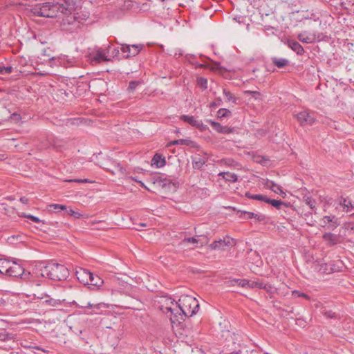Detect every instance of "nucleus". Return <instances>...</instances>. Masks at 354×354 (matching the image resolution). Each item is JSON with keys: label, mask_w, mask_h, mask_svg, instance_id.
<instances>
[{"label": "nucleus", "mask_w": 354, "mask_h": 354, "mask_svg": "<svg viewBox=\"0 0 354 354\" xmlns=\"http://www.w3.org/2000/svg\"><path fill=\"white\" fill-rule=\"evenodd\" d=\"M40 274L42 277L53 281H63L68 278L69 271L62 264L48 263L40 268Z\"/></svg>", "instance_id": "1"}, {"label": "nucleus", "mask_w": 354, "mask_h": 354, "mask_svg": "<svg viewBox=\"0 0 354 354\" xmlns=\"http://www.w3.org/2000/svg\"><path fill=\"white\" fill-rule=\"evenodd\" d=\"M179 309L185 317H192L199 309V304L197 299L190 295H181L176 302Z\"/></svg>", "instance_id": "2"}, {"label": "nucleus", "mask_w": 354, "mask_h": 354, "mask_svg": "<svg viewBox=\"0 0 354 354\" xmlns=\"http://www.w3.org/2000/svg\"><path fill=\"white\" fill-rule=\"evenodd\" d=\"M34 297L38 299L39 305L46 309L50 310L62 304V300L53 298L44 292L34 294Z\"/></svg>", "instance_id": "3"}, {"label": "nucleus", "mask_w": 354, "mask_h": 354, "mask_svg": "<svg viewBox=\"0 0 354 354\" xmlns=\"http://www.w3.org/2000/svg\"><path fill=\"white\" fill-rule=\"evenodd\" d=\"M7 275L12 277H20L23 280H28L30 273L26 272L20 264L13 261L9 266Z\"/></svg>", "instance_id": "4"}, {"label": "nucleus", "mask_w": 354, "mask_h": 354, "mask_svg": "<svg viewBox=\"0 0 354 354\" xmlns=\"http://www.w3.org/2000/svg\"><path fill=\"white\" fill-rule=\"evenodd\" d=\"M121 51L124 53V58H129L131 57L136 56L141 50L143 47V45L140 44H134V45H128V44H122L121 45Z\"/></svg>", "instance_id": "5"}, {"label": "nucleus", "mask_w": 354, "mask_h": 354, "mask_svg": "<svg viewBox=\"0 0 354 354\" xmlns=\"http://www.w3.org/2000/svg\"><path fill=\"white\" fill-rule=\"evenodd\" d=\"M236 244L234 239L226 236L223 239L214 241L211 245L210 248L212 250H225L226 247H232Z\"/></svg>", "instance_id": "6"}, {"label": "nucleus", "mask_w": 354, "mask_h": 354, "mask_svg": "<svg viewBox=\"0 0 354 354\" xmlns=\"http://www.w3.org/2000/svg\"><path fill=\"white\" fill-rule=\"evenodd\" d=\"M297 118L301 125L313 124L315 121L314 113L304 111L297 115Z\"/></svg>", "instance_id": "7"}, {"label": "nucleus", "mask_w": 354, "mask_h": 354, "mask_svg": "<svg viewBox=\"0 0 354 354\" xmlns=\"http://www.w3.org/2000/svg\"><path fill=\"white\" fill-rule=\"evenodd\" d=\"M195 64L196 68H208L214 73L220 75H223L227 71L219 62H212L210 64H198L197 62L195 63Z\"/></svg>", "instance_id": "8"}, {"label": "nucleus", "mask_w": 354, "mask_h": 354, "mask_svg": "<svg viewBox=\"0 0 354 354\" xmlns=\"http://www.w3.org/2000/svg\"><path fill=\"white\" fill-rule=\"evenodd\" d=\"M75 275L80 283L84 285H88L91 276V272L86 269L79 268L75 271Z\"/></svg>", "instance_id": "9"}, {"label": "nucleus", "mask_w": 354, "mask_h": 354, "mask_svg": "<svg viewBox=\"0 0 354 354\" xmlns=\"http://www.w3.org/2000/svg\"><path fill=\"white\" fill-rule=\"evenodd\" d=\"M237 214H239V217L241 219L255 218L259 222H263L265 221L266 218L264 214H255L254 212L247 211L238 210Z\"/></svg>", "instance_id": "10"}, {"label": "nucleus", "mask_w": 354, "mask_h": 354, "mask_svg": "<svg viewBox=\"0 0 354 354\" xmlns=\"http://www.w3.org/2000/svg\"><path fill=\"white\" fill-rule=\"evenodd\" d=\"M323 240L329 246H333L341 243V237L338 234L331 232H326L322 236Z\"/></svg>", "instance_id": "11"}, {"label": "nucleus", "mask_w": 354, "mask_h": 354, "mask_svg": "<svg viewBox=\"0 0 354 354\" xmlns=\"http://www.w3.org/2000/svg\"><path fill=\"white\" fill-rule=\"evenodd\" d=\"M56 62V63H59V64H64L66 67L72 66L76 64L77 60L75 57L69 58L67 55H64L63 57L55 59V57H52L50 59V62Z\"/></svg>", "instance_id": "12"}, {"label": "nucleus", "mask_w": 354, "mask_h": 354, "mask_svg": "<svg viewBox=\"0 0 354 354\" xmlns=\"http://www.w3.org/2000/svg\"><path fill=\"white\" fill-rule=\"evenodd\" d=\"M180 119L183 121L189 123L192 127H196L201 130L205 129V125H204L201 120H197L194 116L183 115L180 117Z\"/></svg>", "instance_id": "13"}, {"label": "nucleus", "mask_w": 354, "mask_h": 354, "mask_svg": "<svg viewBox=\"0 0 354 354\" xmlns=\"http://www.w3.org/2000/svg\"><path fill=\"white\" fill-rule=\"evenodd\" d=\"M212 127L218 133L228 134L233 131V129L227 126H222L220 123L209 120Z\"/></svg>", "instance_id": "14"}, {"label": "nucleus", "mask_w": 354, "mask_h": 354, "mask_svg": "<svg viewBox=\"0 0 354 354\" xmlns=\"http://www.w3.org/2000/svg\"><path fill=\"white\" fill-rule=\"evenodd\" d=\"M297 38L300 41L306 44H312L316 41L315 35L308 33L306 31H304L299 34Z\"/></svg>", "instance_id": "15"}, {"label": "nucleus", "mask_w": 354, "mask_h": 354, "mask_svg": "<svg viewBox=\"0 0 354 354\" xmlns=\"http://www.w3.org/2000/svg\"><path fill=\"white\" fill-rule=\"evenodd\" d=\"M271 61L274 66H277L278 68H283L290 64V61L283 57H272Z\"/></svg>", "instance_id": "16"}, {"label": "nucleus", "mask_w": 354, "mask_h": 354, "mask_svg": "<svg viewBox=\"0 0 354 354\" xmlns=\"http://www.w3.org/2000/svg\"><path fill=\"white\" fill-rule=\"evenodd\" d=\"M322 223L324 225H328V230H333L338 226L337 219L335 216H324L322 218Z\"/></svg>", "instance_id": "17"}, {"label": "nucleus", "mask_w": 354, "mask_h": 354, "mask_svg": "<svg viewBox=\"0 0 354 354\" xmlns=\"http://www.w3.org/2000/svg\"><path fill=\"white\" fill-rule=\"evenodd\" d=\"M288 46L297 55H303L304 53V49L302 46L295 40H288Z\"/></svg>", "instance_id": "18"}, {"label": "nucleus", "mask_w": 354, "mask_h": 354, "mask_svg": "<svg viewBox=\"0 0 354 354\" xmlns=\"http://www.w3.org/2000/svg\"><path fill=\"white\" fill-rule=\"evenodd\" d=\"M248 283L249 280L245 279H234L226 282V284L228 287L238 286L243 288H248Z\"/></svg>", "instance_id": "19"}, {"label": "nucleus", "mask_w": 354, "mask_h": 354, "mask_svg": "<svg viewBox=\"0 0 354 354\" xmlns=\"http://www.w3.org/2000/svg\"><path fill=\"white\" fill-rule=\"evenodd\" d=\"M165 163V158L160 153H156L151 160V165H156L158 168L163 167Z\"/></svg>", "instance_id": "20"}, {"label": "nucleus", "mask_w": 354, "mask_h": 354, "mask_svg": "<svg viewBox=\"0 0 354 354\" xmlns=\"http://www.w3.org/2000/svg\"><path fill=\"white\" fill-rule=\"evenodd\" d=\"M339 205L342 206L347 212L354 209V205L352 203V201L348 198L341 197L339 198Z\"/></svg>", "instance_id": "21"}, {"label": "nucleus", "mask_w": 354, "mask_h": 354, "mask_svg": "<svg viewBox=\"0 0 354 354\" xmlns=\"http://www.w3.org/2000/svg\"><path fill=\"white\" fill-rule=\"evenodd\" d=\"M206 162V159L199 155L192 157V166L195 169H201Z\"/></svg>", "instance_id": "22"}, {"label": "nucleus", "mask_w": 354, "mask_h": 354, "mask_svg": "<svg viewBox=\"0 0 354 354\" xmlns=\"http://www.w3.org/2000/svg\"><path fill=\"white\" fill-rule=\"evenodd\" d=\"M264 185L266 187L269 188L270 189H271L272 191H273L274 192H275L277 194H284V195L286 194L282 191L281 187L279 185L275 184L272 180H267L266 183Z\"/></svg>", "instance_id": "23"}, {"label": "nucleus", "mask_w": 354, "mask_h": 354, "mask_svg": "<svg viewBox=\"0 0 354 354\" xmlns=\"http://www.w3.org/2000/svg\"><path fill=\"white\" fill-rule=\"evenodd\" d=\"M102 283V279L99 276L94 275L93 273L91 272V276L90 277L89 283L88 285L98 288L101 286Z\"/></svg>", "instance_id": "24"}, {"label": "nucleus", "mask_w": 354, "mask_h": 354, "mask_svg": "<svg viewBox=\"0 0 354 354\" xmlns=\"http://www.w3.org/2000/svg\"><path fill=\"white\" fill-rule=\"evenodd\" d=\"M93 61L100 63L101 62H109L111 59L107 58L105 53L102 50H97L92 58Z\"/></svg>", "instance_id": "25"}, {"label": "nucleus", "mask_w": 354, "mask_h": 354, "mask_svg": "<svg viewBox=\"0 0 354 354\" xmlns=\"http://www.w3.org/2000/svg\"><path fill=\"white\" fill-rule=\"evenodd\" d=\"M219 176H222L226 181L234 183L238 180V176L234 173L230 172H221L218 174Z\"/></svg>", "instance_id": "26"}, {"label": "nucleus", "mask_w": 354, "mask_h": 354, "mask_svg": "<svg viewBox=\"0 0 354 354\" xmlns=\"http://www.w3.org/2000/svg\"><path fill=\"white\" fill-rule=\"evenodd\" d=\"M266 203L270 204L277 209H281L282 206L287 207L286 203L283 201L281 200L270 199L269 198H266Z\"/></svg>", "instance_id": "27"}, {"label": "nucleus", "mask_w": 354, "mask_h": 354, "mask_svg": "<svg viewBox=\"0 0 354 354\" xmlns=\"http://www.w3.org/2000/svg\"><path fill=\"white\" fill-rule=\"evenodd\" d=\"M10 263L7 259H0V273L7 275Z\"/></svg>", "instance_id": "28"}, {"label": "nucleus", "mask_w": 354, "mask_h": 354, "mask_svg": "<svg viewBox=\"0 0 354 354\" xmlns=\"http://www.w3.org/2000/svg\"><path fill=\"white\" fill-rule=\"evenodd\" d=\"M245 195L248 198L261 201H264L265 203H266V198H268L266 196L261 194H251L250 192H246Z\"/></svg>", "instance_id": "29"}, {"label": "nucleus", "mask_w": 354, "mask_h": 354, "mask_svg": "<svg viewBox=\"0 0 354 354\" xmlns=\"http://www.w3.org/2000/svg\"><path fill=\"white\" fill-rule=\"evenodd\" d=\"M303 201L306 203V205H308L310 207L311 209L313 210L315 209L316 201L312 197L307 195H304L303 196Z\"/></svg>", "instance_id": "30"}, {"label": "nucleus", "mask_w": 354, "mask_h": 354, "mask_svg": "<svg viewBox=\"0 0 354 354\" xmlns=\"http://www.w3.org/2000/svg\"><path fill=\"white\" fill-rule=\"evenodd\" d=\"M50 211H53L55 212H59L61 211L66 210V206L65 205L60 204H51L49 205Z\"/></svg>", "instance_id": "31"}, {"label": "nucleus", "mask_w": 354, "mask_h": 354, "mask_svg": "<svg viewBox=\"0 0 354 354\" xmlns=\"http://www.w3.org/2000/svg\"><path fill=\"white\" fill-rule=\"evenodd\" d=\"M56 91V96L57 97V100L59 101L60 100H65V97H68L69 93L66 91V90H53Z\"/></svg>", "instance_id": "32"}, {"label": "nucleus", "mask_w": 354, "mask_h": 354, "mask_svg": "<svg viewBox=\"0 0 354 354\" xmlns=\"http://www.w3.org/2000/svg\"><path fill=\"white\" fill-rule=\"evenodd\" d=\"M232 115V113L227 109H220L217 112L218 118H227Z\"/></svg>", "instance_id": "33"}, {"label": "nucleus", "mask_w": 354, "mask_h": 354, "mask_svg": "<svg viewBox=\"0 0 354 354\" xmlns=\"http://www.w3.org/2000/svg\"><path fill=\"white\" fill-rule=\"evenodd\" d=\"M196 83L198 86L201 87V88H207V80L205 77H197Z\"/></svg>", "instance_id": "34"}, {"label": "nucleus", "mask_w": 354, "mask_h": 354, "mask_svg": "<svg viewBox=\"0 0 354 354\" xmlns=\"http://www.w3.org/2000/svg\"><path fill=\"white\" fill-rule=\"evenodd\" d=\"M263 283L261 281H249L248 288H257L261 289L263 287Z\"/></svg>", "instance_id": "35"}, {"label": "nucleus", "mask_w": 354, "mask_h": 354, "mask_svg": "<svg viewBox=\"0 0 354 354\" xmlns=\"http://www.w3.org/2000/svg\"><path fill=\"white\" fill-rule=\"evenodd\" d=\"M223 94H225V97L228 101L232 100V102L234 104H238V102H236L238 100V99L234 97L233 96V95L229 91H227V90H223Z\"/></svg>", "instance_id": "36"}, {"label": "nucleus", "mask_w": 354, "mask_h": 354, "mask_svg": "<svg viewBox=\"0 0 354 354\" xmlns=\"http://www.w3.org/2000/svg\"><path fill=\"white\" fill-rule=\"evenodd\" d=\"M12 67L10 66H0V73L2 75L9 74L12 71Z\"/></svg>", "instance_id": "37"}, {"label": "nucleus", "mask_w": 354, "mask_h": 354, "mask_svg": "<svg viewBox=\"0 0 354 354\" xmlns=\"http://www.w3.org/2000/svg\"><path fill=\"white\" fill-rule=\"evenodd\" d=\"M322 314L326 317L327 318H336L337 314L334 312H332L331 310L324 309L322 310Z\"/></svg>", "instance_id": "38"}, {"label": "nucleus", "mask_w": 354, "mask_h": 354, "mask_svg": "<svg viewBox=\"0 0 354 354\" xmlns=\"http://www.w3.org/2000/svg\"><path fill=\"white\" fill-rule=\"evenodd\" d=\"M101 305H102V304H91V302H86V305H78V306L80 308H95L97 309H100Z\"/></svg>", "instance_id": "39"}, {"label": "nucleus", "mask_w": 354, "mask_h": 354, "mask_svg": "<svg viewBox=\"0 0 354 354\" xmlns=\"http://www.w3.org/2000/svg\"><path fill=\"white\" fill-rule=\"evenodd\" d=\"M244 94L245 95H251L255 99H258L261 94L259 91H251V90H246L245 92H244Z\"/></svg>", "instance_id": "40"}, {"label": "nucleus", "mask_w": 354, "mask_h": 354, "mask_svg": "<svg viewBox=\"0 0 354 354\" xmlns=\"http://www.w3.org/2000/svg\"><path fill=\"white\" fill-rule=\"evenodd\" d=\"M186 243H191L193 244H196L198 243V240L195 237H190V238H185L181 242L180 245H184Z\"/></svg>", "instance_id": "41"}, {"label": "nucleus", "mask_w": 354, "mask_h": 354, "mask_svg": "<svg viewBox=\"0 0 354 354\" xmlns=\"http://www.w3.org/2000/svg\"><path fill=\"white\" fill-rule=\"evenodd\" d=\"M9 118L12 122H14L15 123H18L21 120L20 114L16 112L11 114Z\"/></svg>", "instance_id": "42"}, {"label": "nucleus", "mask_w": 354, "mask_h": 354, "mask_svg": "<svg viewBox=\"0 0 354 354\" xmlns=\"http://www.w3.org/2000/svg\"><path fill=\"white\" fill-rule=\"evenodd\" d=\"M65 213L66 214H68V215L73 216H74L75 218H80L81 216L80 213H79L77 212H75L72 209H68L66 208V210H65Z\"/></svg>", "instance_id": "43"}, {"label": "nucleus", "mask_w": 354, "mask_h": 354, "mask_svg": "<svg viewBox=\"0 0 354 354\" xmlns=\"http://www.w3.org/2000/svg\"><path fill=\"white\" fill-rule=\"evenodd\" d=\"M23 216L25 217V218H29L30 220H31L32 221H33L35 223H40V222H41V221L38 217H36V216H35L33 215H31V214H24Z\"/></svg>", "instance_id": "44"}, {"label": "nucleus", "mask_w": 354, "mask_h": 354, "mask_svg": "<svg viewBox=\"0 0 354 354\" xmlns=\"http://www.w3.org/2000/svg\"><path fill=\"white\" fill-rule=\"evenodd\" d=\"M142 84V82L140 81H131L128 88H136L137 86H140Z\"/></svg>", "instance_id": "45"}, {"label": "nucleus", "mask_w": 354, "mask_h": 354, "mask_svg": "<svg viewBox=\"0 0 354 354\" xmlns=\"http://www.w3.org/2000/svg\"><path fill=\"white\" fill-rule=\"evenodd\" d=\"M133 6V2L131 0H126L124 2L123 7H124V9H125V10H130L132 8Z\"/></svg>", "instance_id": "46"}, {"label": "nucleus", "mask_w": 354, "mask_h": 354, "mask_svg": "<svg viewBox=\"0 0 354 354\" xmlns=\"http://www.w3.org/2000/svg\"><path fill=\"white\" fill-rule=\"evenodd\" d=\"M261 289L265 290L267 292L272 293L274 287L272 286H271L270 284H264L263 283Z\"/></svg>", "instance_id": "47"}, {"label": "nucleus", "mask_w": 354, "mask_h": 354, "mask_svg": "<svg viewBox=\"0 0 354 354\" xmlns=\"http://www.w3.org/2000/svg\"><path fill=\"white\" fill-rule=\"evenodd\" d=\"M68 182H75L78 183H91V181L87 178L84 179H71L69 180Z\"/></svg>", "instance_id": "48"}, {"label": "nucleus", "mask_w": 354, "mask_h": 354, "mask_svg": "<svg viewBox=\"0 0 354 354\" xmlns=\"http://www.w3.org/2000/svg\"><path fill=\"white\" fill-rule=\"evenodd\" d=\"M292 295L296 297H305L306 299H308V296L307 295H306L305 293H301L299 292V291H297V290H295L292 292Z\"/></svg>", "instance_id": "49"}, {"label": "nucleus", "mask_w": 354, "mask_h": 354, "mask_svg": "<svg viewBox=\"0 0 354 354\" xmlns=\"http://www.w3.org/2000/svg\"><path fill=\"white\" fill-rule=\"evenodd\" d=\"M165 181H166V179H164L162 180V179L160 178V177H158V178H156V181H154L153 183L158 184L159 186H162L163 187L166 185V183H165Z\"/></svg>", "instance_id": "50"}, {"label": "nucleus", "mask_w": 354, "mask_h": 354, "mask_svg": "<svg viewBox=\"0 0 354 354\" xmlns=\"http://www.w3.org/2000/svg\"><path fill=\"white\" fill-rule=\"evenodd\" d=\"M221 99H216L210 104V107H217L221 104Z\"/></svg>", "instance_id": "51"}, {"label": "nucleus", "mask_w": 354, "mask_h": 354, "mask_svg": "<svg viewBox=\"0 0 354 354\" xmlns=\"http://www.w3.org/2000/svg\"><path fill=\"white\" fill-rule=\"evenodd\" d=\"M345 228L354 232V223H348L345 224Z\"/></svg>", "instance_id": "52"}, {"label": "nucleus", "mask_w": 354, "mask_h": 354, "mask_svg": "<svg viewBox=\"0 0 354 354\" xmlns=\"http://www.w3.org/2000/svg\"><path fill=\"white\" fill-rule=\"evenodd\" d=\"M180 145H189L191 141L187 139H180Z\"/></svg>", "instance_id": "53"}, {"label": "nucleus", "mask_w": 354, "mask_h": 354, "mask_svg": "<svg viewBox=\"0 0 354 354\" xmlns=\"http://www.w3.org/2000/svg\"><path fill=\"white\" fill-rule=\"evenodd\" d=\"M119 53H120V50L118 48H114L112 51V55H113V57L118 56Z\"/></svg>", "instance_id": "54"}, {"label": "nucleus", "mask_w": 354, "mask_h": 354, "mask_svg": "<svg viewBox=\"0 0 354 354\" xmlns=\"http://www.w3.org/2000/svg\"><path fill=\"white\" fill-rule=\"evenodd\" d=\"M20 201L23 203L27 204L28 203V199L26 197L23 196L20 198Z\"/></svg>", "instance_id": "55"}, {"label": "nucleus", "mask_w": 354, "mask_h": 354, "mask_svg": "<svg viewBox=\"0 0 354 354\" xmlns=\"http://www.w3.org/2000/svg\"><path fill=\"white\" fill-rule=\"evenodd\" d=\"M32 348H33L34 349H36V350L41 351H43V352H44V353H47V352H48L46 350H45V349H44V348H41V347H39V346H34V347H32Z\"/></svg>", "instance_id": "56"}, {"label": "nucleus", "mask_w": 354, "mask_h": 354, "mask_svg": "<svg viewBox=\"0 0 354 354\" xmlns=\"http://www.w3.org/2000/svg\"><path fill=\"white\" fill-rule=\"evenodd\" d=\"M180 144V140H174L171 142V145H179Z\"/></svg>", "instance_id": "57"}, {"label": "nucleus", "mask_w": 354, "mask_h": 354, "mask_svg": "<svg viewBox=\"0 0 354 354\" xmlns=\"http://www.w3.org/2000/svg\"><path fill=\"white\" fill-rule=\"evenodd\" d=\"M233 162L234 160L230 159L225 160V163L228 165H231Z\"/></svg>", "instance_id": "58"}, {"label": "nucleus", "mask_w": 354, "mask_h": 354, "mask_svg": "<svg viewBox=\"0 0 354 354\" xmlns=\"http://www.w3.org/2000/svg\"><path fill=\"white\" fill-rule=\"evenodd\" d=\"M0 340H5L4 335L0 333Z\"/></svg>", "instance_id": "59"}, {"label": "nucleus", "mask_w": 354, "mask_h": 354, "mask_svg": "<svg viewBox=\"0 0 354 354\" xmlns=\"http://www.w3.org/2000/svg\"><path fill=\"white\" fill-rule=\"evenodd\" d=\"M351 115L354 119V106L351 108Z\"/></svg>", "instance_id": "60"}, {"label": "nucleus", "mask_w": 354, "mask_h": 354, "mask_svg": "<svg viewBox=\"0 0 354 354\" xmlns=\"http://www.w3.org/2000/svg\"><path fill=\"white\" fill-rule=\"evenodd\" d=\"M252 72H253L254 73H259V68H254V69L252 70Z\"/></svg>", "instance_id": "61"}, {"label": "nucleus", "mask_w": 354, "mask_h": 354, "mask_svg": "<svg viewBox=\"0 0 354 354\" xmlns=\"http://www.w3.org/2000/svg\"><path fill=\"white\" fill-rule=\"evenodd\" d=\"M166 309L167 311H170L171 313H173V310L171 309V307H167Z\"/></svg>", "instance_id": "62"}, {"label": "nucleus", "mask_w": 354, "mask_h": 354, "mask_svg": "<svg viewBox=\"0 0 354 354\" xmlns=\"http://www.w3.org/2000/svg\"><path fill=\"white\" fill-rule=\"evenodd\" d=\"M310 215H311V213H310V212H309V213H306V214H304V216H305V218L306 219V217H308V216H310Z\"/></svg>", "instance_id": "63"}, {"label": "nucleus", "mask_w": 354, "mask_h": 354, "mask_svg": "<svg viewBox=\"0 0 354 354\" xmlns=\"http://www.w3.org/2000/svg\"><path fill=\"white\" fill-rule=\"evenodd\" d=\"M4 300L2 298H0V304H3Z\"/></svg>", "instance_id": "64"}]
</instances>
